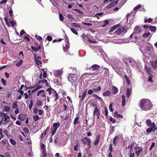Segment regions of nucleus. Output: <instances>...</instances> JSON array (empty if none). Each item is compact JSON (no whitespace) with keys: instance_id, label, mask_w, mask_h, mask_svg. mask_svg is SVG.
<instances>
[{"instance_id":"f257e3e1","label":"nucleus","mask_w":157,"mask_h":157,"mask_svg":"<svg viewBox=\"0 0 157 157\" xmlns=\"http://www.w3.org/2000/svg\"><path fill=\"white\" fill-rule=\"evenodd\" d=\"M139 107L142 110L147 111L151 109L152 105L150 101L148 99H142L140 101Z\"/></svg>"},{"instance_id":"f03ea898","label":"nucleus","mask_w":157,"mask_h":157,"mask_svg":"<svg viewBox=\"0 0 157 157\" xmlns=\"http://www.w3.org/2000/svg\"><path fill=\"white\" fill-rule=\"evenodd\" d=\"M78 76L76 75H72L71 74H69L68 77V79L69 81L72 83L75 82H77L78 81Z\"/></svg>"},{"instance_id":"7ed1b4c3","label":"nucleus","mask_w":157,"mask_h":157,"mask_svg":"<svg viewBox=\"0 0 157 157\" xmlns=\"http://www.w3.org/2000/svg\"><path fill=\"white\" fill-rule=\"evenodd\" d=\"M81 141L83 145L88 144V148L89 149L90 147L91 140L90 138L85 137L84 138L81 139Z\"/></svg>"},{"instance_id":"20e7f679","label":"nucleus","mask_w":157,"mask_h":157,"mask_svg":"<svg viewBox=\"0 0 157 157\" xmlns=\"http://www.w3.org/2000/svg\"><path fill=\"white\" fill-rule=\"evenodd\" d=\"M60 124L59 122L55 123L53 124V128L52 129V136L55 133L57 129L60 126Z\"/></svg>"},{"instance_id":"39448f33","label":"nucleus","mask_w":157,"mask_h":157,"mask_svg":"<svg viewBox=\"0 0 157 157\" xmlns=\"http://www.w3.org/2000/svg\"><path fill=\"white\" fill-rule=\"evenodd\" d=\"M90 68H91L93 71H97L96 73L94 72L93 74V75H97L100 73L99 71H98L100 68V66L98 65L94 64Z\"/></svg>"},{"instance_id":"423d86ee","label":"nucleus","mask_w":157,"mask_h":157,"mask_svg":"<svg viewBox=\"0 0 157 157\" xmlns=\"http://www.w3.org/2000/svg\"><path fill=\"white\" fill-rule=\"evenodd\" d=\"M126 32V31L124 27H121L119 28L114 33L117 35H119L122 33H125Z\"/></svg>"},{"instance_id":"0eeeda50","label":"nucleus","mask_w":157,"mask_h":157,"mask_svg":"<svg viewBox=\"0 0 157 157\" xmlns=\"http://www.w3.org/2000/svg\"><path fill=\"white\" fill-rule=\"evenodd\" d=\"M118 2V0L116 1H113V2L110 3L109 5H107L106 8L107 9H109L111 7H113L114 6L117 5Z\"/></svg>"},{"instance_id":"6e6552de","label":"nucleus","mask_w":157,"mask_h":157,"mask_svg":"<svg viewBox=\"0 0 157 157\" xmlns=\"http://www.w3.org/2000/svg\"><path fill=\"white\" fill-rule=\"evenodd\" d=\"M93 116L94 117L96 116L97 119H98L100 116L99 110L98 108L94 109L93 113Z\"/></svg>"},{"instance_id":"1a4fd4ad","label":"nucleus","mask_w":157,"mask_h":157,"mask_svg":"<svg viewBox=\"0 0 157 157\" xmlns=\"http://www.w3.org/2000/svg\"><path fill=\"white\" fill-rule=\"evenodd\" d=\"M128 61L130 65L132 67H135L136 65V63L133 59L128 58Z\"/></svg>"},{"instance_id":"9d476101","label":"nucleus","mask_w":157,"mask_h":157,"mask_svg":"<svg viewBox=\"0 0 157 157\" xmlns=\"http://www.w3.org/2000/svg\"><path fill=\"white\" fill-rule=\"evenodd\" d=\"M38 83L42 84H45V86H46L48 87L49 86L48 82V81L47 80L43 79L42 80H39L38 81Z\"/></svg>"},{"instance_id":"9b49d317","label":"nucleus","mask_w":157,"mask_h":157,"mask_svg":"<svg viewBox=\"0 0 157 157\" xmlns=\"http://www.w3.org/2000/svg\"><path fill=\"white\" fill-rule=\"evenodd\" d=\"M129 37L130 38L132 37V40H130V41H135L136 40V39L137 38V37L136 35V34L135 33H133L132 34V35H131Z\"/></svg>"},{"instance_id":"f8f14e48","label":"nucleus","mask_w":157,"mask_h":157,"mask_svg":"<svg viewBox=\"0 0 157 157\" xmlns=\"http://www.w3.org/2000/svg\"><path fill=\"white\" fill-rule=\"evenodd\" d=\"M2 115L3 116V119L4 118V121L7 123L9 122V121L8 120V119H10V117L8 115H7L5 113H2Z\"/></svg>"},{"instance_id":"ddd939ff","label":"nucleus","mask_w":157,"mask_h":157,"mask_svg":"<svg viewBox=\"0 0 157 157\" xmlns=\"http://www.w3.org/2000/svg\"><path fill=\"white\" fill-rule=\"evenodd\" d=\"M118 90L117 87L114 86H113L112 89V93L114 94H117L118 92Z\"/></svg>"},{"instance_id":"4468645a","label":"nucleus","mask_w":157,"mask_h":157,"mask_svg":"<svg viewBox=\"0 0 157 157\" xmlns=\"http://www.w3.org/2000/svg\"><path fill=\"white\" fill-rule=\"evenodd\" d=\"M101 136V135L100 134H99L97 135L96 136V138L95 140L94 141V145L95 146H96L98 143L99 139Z\"/></svg>"},{"instance_id":"2eb2a0df","label":"nucleus","mask_w":157,"mask_h":157,"mask_svg":"<svg viewBox=\"0 0 157 157\" xmlns=\"http://www.w3.org/2000/svg\"><path fill=\"white\" fill-rule=\"evenodd\" d=\"M47 90L48 92V94L49 95H51L52 94V93H53V92L55 93V92L56 91L54 89L51 87L48 88L47 89Z\"/></svg>"},{"instance_id":"dca6fc26","label":"nucleus","mask_w":157,"mask_h":157,"mask_svg":"<svg viewBox=\"0 0 157 157\" xmlns=\"http://www.w3.org/2000/svg\"><path fill=\"white\" fill-rule=\"evenodd\" d=\"M69 44L68 41H67V43L65 44V46H63V49L64 51L67 52L68 50L69 46Z\"/></svg>"},{"instance_id":"f3484780","label":"nucleus","mask_w":157,"mask_h":157,"mask_svg":"<svg viewBox=\"0 0 157 157\" xmlns=\"http://www.w3.org/2000/svg\"><path fill=\"white\" fill-rule=\"evenodd\" d=\"M109 149L110 151V152L109 153L108 157H113V155L112 154V152L113 149V148L111 144L109 145Z\"/></svg>"},{"instance_id":"a211bd4d","label":"nucleus","mask_w":157,"mask_h":157,"mask_svg":"<svg viewBox=\"0 0 157 157\" xmlns=\"http://www.w3.org/2000/svg\"><path fill=\"white\" fill-rule=\"evenodd\" d=\"M136 151H135V153L137 154V155H140L141 151H142V148L140 147H137L135 148Z\"/></svg>"},{"instance_id":"6ab92c4d","label":"nucleus","mask_w":157,"mask_h":157,"mask_svg":"<svg viewBox=\"0 0 157 157\" xmlns=\"http://www.w3.org/2000/svg\"><path fill=\"white\" fill-rule=\"evenodd\" d=\"M120 25L119 24L115 25L113 26L110 29L109 32H113L115 29L119 27Z\"/></svg>"},{"instance_id":"aec40b11","label":"nucleus","mask_w":157,"mask_h":157,"mask_svg":"<svg viewBox=\"0 0 157 157\" xmlns=\"http://www.w3.org/2000/svg\"><path fill=\"white\" fill-rule=\"evenodd\" d=\"M111 95V92L107 90L105 92L103 93V95L104 96H110Z\"/></svg>"},{"instance_id":"412c9836","label":"nucleus","mask_w":157,"mask_h":157,"mask_svg":"<svg viewBox=\"0 0 157 157\" xmlns=\"http://www.w3.org/2000/svg\"><path fill=\"white\" fill-rule=\"evenodd\" d=\"M114 116L116 117L117 118H121L122 119L123 118L122 115H121L120 114H118L117 111L115 112L114 113Z\"/></svg>"},{"instance_id":"4be33fe9","label":"nucleus","mask_w":157,"mask_h":157,"mask_svg":"<svg viewBox=\"0 0 157 157\" xmlns=\"http://www.w3.org/2000/svg\"><path fill=\"white\" fill-rule=\"evenodd\" d=\"M149 25L150 26L149 29H150L151 31L153 33H155L156 30V27L155 26H152L150 25Z\"/></svg>"},{"instance_id":"5701e85b","label":"nucleus","mask_w":157,"mask_h":157,"mask_svg":"<svg viewBox=\"0 0 157 157\" xmlns=\"http://www.w3.org/2000/svg\"><path fill=\"white\" fill-rule=\"evenodd\" d=\"M119 139V137L118 136H117L114 138L113 140V143L115 145H116Z\"/></svg>"},{"instance_id":"b1692460","label":"nucleus","mask_w":157,"mask_h":157,"mask_svg":"<svg viewBox=\"0 0 157 157\" xmlns=\"http://www.w3.org/2000/svg\"><path fill=\"white\" fill-rule=\"evenodd\" d=\"M62 73V71L61 70H57L55 71L54 75L56 76H59Z\"/></svg>"},{"instance_id":"393cba45","label":"nucleus","mask_w":157,"mask_h":157,"mask_svg":"<svg viewBox=\"0 0 157 157\" xmlns=\"http://www.w3.org/2000/svg\"><path fill=\"white\" fill-rule=\"evenodd\" d=\"M79 117L78 116L76 117L74 119V124L76 125L79 123Z\"/></svg>"},{"instance_id":"a878e982","label":"nucleus","mask_w":157,"mask_h":157,"mask_svg":"<svg viewBox=\"0 0 157 157\" xmlns=\"http://www.w3.org/2000/svg\"><path fill=\"white\" fill-rule=\"evenodd\" d=\"M122 105L123 106H124L126 104L125 98V96L124 95H122Z\"/></svg>"},{"instance_id":"bb28decb","label":"nucleus","mask_w":157,"mask_h":157,"mask_svg":"<svg viewBox=\"0 0 157 157\" xmlns=\"http://www.w3.org/2000/svg\"><path fill=\"white\" fill-rule=\"evenodd\" d=\"M146 124L149 127L151 126V124L152 123L150 119L147 120L146 121Z\"/></svg>"},{"instance_id":"cd10ccee","label":"nucleus","mask_w":157,"mask_h":157,"mask_svg":"<svg viewBox=\"0 0 157 157\" xmlns=\"http://www.w3.org/2000/svg\"><path fill=\"white\" fill-rule=\"evenodd\" d=\"M151 128H152V129L153 130V132H154L156 129H157V128L156 127V125L154 122L151 124Z\"/></svg>"},{"instance_id":"c85d7f7f","label":"nucleus","mask_w":157,"mask_h":157,"mask_svg":"<svg viewBox=\"0 0 157 157\" xmlns=\"http://www.w3.org/2000/svg\"><path fill=\"white\" fill-rule=\"evenodd\" d=\"M101 89V87L100 86H98L97 89L93 88L92 90H94V92H98L100 91Z\"/></svg>"},{"instance_id":"c756f323","label":"nucleus","mask_w":157,"mask_h":157,"mask_svg":"<svg viewBox=\"0 0 157 157\" xmlns=\"http://www.w3.org/2000/svg\"><path fill=\"white\" fill-rule=\"evenodd\" d=\"M36 105L38 106L42 105V101L41 99H39L37 102Z\"/></svg>"},{"instance_id":"7c9ffc66","label":"nucleus","mask_w":157,"mask_h":157,"mask_svg":"<svg viewBox=\"0 0 157 157\" xmlns=\"http://www.w3.org/2000/svg\"><path fill=\"white\" fill-rule=\"evenodd\" d=\"M104 69L105 70L104 72H103L104 73V75L105 77H106L109 74V70L108 69L106 68H104Z\"/></svg>"},{"instance_id":"2f4dec72","label":"nucleus","mask_w":157,"mask_h":157,"mask_svg":"<svg viewBox=\"0 0 157 157\" xmlns=\"http://www.w3.org/2000/svg\"><path fill=\"white\" fill-rule=\"evenodd\" d=\"M18 105L17 104V101H15L13 104V109H18Z\"/></svg>"},{"instance_id":"473e14b6","label":"nucleus","mask_w":157,"mask_h":157,"mask_svg":"<svg viewBox=\"0 0 157 157\" xmlns=\"http://www.w3.org/2000/svg\"><path fill=\"white\" fill-rule=\"evenodd\" d=\"M153 77V75H151L148 77V82H153L152 80V78Z\"/></svg>"},{"instance_id":"72a5a7b5","label":"nucleus","mask_w":157,"mask_h":157,"mask_svg":"<svg viewBox=\"0 0 157 157\" xmlns=\"http://www.w3.org/2000/svg\"><path fill=\"white\" fill-rule=\"evenodd\" d=\"M4 137V135L3 134V130L0 128V140L2 138Z\"/></svg>"},{"instance_id":"f704fd0d","label":"nucleus","mask_w":157,"mask_h":157,"mask_svg":"<svg viewBox=\"0 0 157 157\" xmlns=\"http://www.w3.org/2000/svg\"><path fill=\"white\" fill-rule=\"evenodd\" d=\"M104 24L102 25V27H105L107 25L109 24V21L108 20H106L104 21Z\"/></svg>"},{"instance_id":"c9c22d12","label":"nucleus","mask_w":157,"mask_h":157,"mask_svg":"<svg viewBox=\"0 0 157 157\" xmlns=\"http://www.w3.org/2000/svg\"><path fill=\"white\" fill-rule=\"evenodd\" d=\"M152 19H151V18H149L148 19H146L144 20V22L145 23L147 22H148V23H151V22H152Z\"/></svg>"},{"instance_id":"e433bc0d","label":"nucleus","mask_w":157,"mask_h":157,"mask_svg":"<svg viewBox=\"0 0 157 157\" xmlns=\"http://www.w3.org/2000/svg\"><path fill=\"white\" fill-rule=\"evenodd\" d=\"M33 118L35 122L37 121L39 119V117L37 115L34 116Z\"/></svg>"},{"instance_id":"4c0bfd02","label":"nucleus","mask_w":157,"mask_h":157,"mask_svg":"<svg viewBox=\"0 0 157 157\" xmlns=\"http://www.w3.org/2000/svg\"><path fill=\"white\" fill-rule=\"evenodd\" d=\"M23 115H21V114H19L18 116V119L21 121H24V119L23 118Z\"/></svg>"},{"instance_id":"58836bf2","label":"nucleus","mask_w":157,"mask_h":157,"mask_svg":"<svg viewBox=\"0 0 157 157\" xmlns=\"http://www.w3.org/2000/svg\"><path fill=\"white\" fill-rule=\"evenodd\" d=\"M10 141L12 145H15L16 144V142L13 139H10Z\"/></svg>"},{"instance_id":"ea45409f","label":"nucleus","mask_w":157,"mask_h":157,"mask_svg":"<svg viewBox=\"0 0 157 157\" xmlns=\"http://www.w3.org/2000/svg\"><path fill=\"white\" fill-rule=\"evenodd\" d=\"M153 130L152 129V128L151 127L150 128H148L146 130V132L147 133H149L151 132H153Z\"/></svg>"},{"instance_id":"a19ab883","label":"nucleus","mask_w":157,"mask_h":157,"mask_svg":"<svg viewBox=\"0 0 157 157\" xmlns=\"http://www.w3.org/2000/svg\"><path fill=\"white\" fill-rule=\"evenodd\" d=\"M45 91L44 90H41L39 91L37 94V96H40V94L44 93Z\"/></svg>"},{"instance_id":"79ce46f5","label":"nucleus","mask_w":157,"mask_h":157,"mask_svg":"<svg viewBox=\"0 0 157 157\" xmlns=\"http://www.w3.org/2000/svg\"><path fill=\"white\" fill-rule=\"evenodd\" d=\"M4 109L6 111L8 112L10 110V108L8 106L5 105L4 106Z\"/></svg>"},{"instance_id":"37998d69","label":"nucleus","mask_w":157,"mask_h":157,"mask_svg":"<svg viewBox=\"0 0 157 157\" xmlns=\"http://www.w3.org/2000/svg\"><path fill=\"white\" fill-rule=\"evenodd\" d=\"M71 32L73 33H74V34H76V35H77L78 34V32H77V31L75 29H73V28H71Z\"/></svg>"},{"instance_id":"c03bdc74","label":"nucleus","mask_w":157,"mask_h":157,"mask_svg":"<svg viewBox=\"0 0 157 157\" xmlns=\"http://www.w3.org/2000/svg\"><path fill=\"white\" fill-rule=\"evenodd\" d=\"M33 105V101L32 100H30V103L29 105V108L30 110L31 109Z\"/></svg>"},{"instance_id":"a18cd8bd","label":"nucleus","mask_w":157,"mask_h":157,"mask_svg":"<svg viewBox=\"0 0 157 157\" xmlns=\"http://www.w3.org/2000/svg\"><path fill=\"white\" fill-rule=\"evenodd\" d=\"M22 62H23L22 60H20L19 62H17L16 64V66H17V67L20 66H21V64H22Z\"/></svg>"},{"instance_id":"49530a36","label":"nucleus","mask_w":157,"mask_h":157,"mask_svg":"<svg viewBox=\"0 0 157 157\" xmlns=\"http://www.w3.org/2000/svg\"><path fill=\"white\" fill-rule=\"evenodd\" d=\"M150 33H144L143 36V37L146 38L148 37L150 35Z\"/></svg>"},{"instance_id":"de8ad7c7","label":"nucleus","mask_w":157,"mask_h":157,"mask_svg":"<svg viewBox=\"0 0 157 157\" xmlns=\"http://www.w3.org/2000/svg\"><path fill=\"white\" fill-rule=\"evenodd\" d=\"M71 25L73 26L76 27H80V25L77 24V23H75V22H73L71 23Z\"/></svg>"},{"instance_id":"09e8293b","label":"nucleus","mask_w":157,"mask_h":157,"mask_svg":"<svg viewBox=\"0 0 157 157\" xmlns=\"http://www.w3.org/2000/svg\"><path fill=\"white\" fill-rule=\"evenodd\" d=\"M59 20L62 21L63 20V16L62 14L59 13Z\"/></svg>"},{"instance_id":"8fccbe9b","label":"nucleus","mask_w":157,"mask_h":157,"mask_svg":"<svg viewBox=\"0 0 157 157\" xmlns=\"http://www.w3.org/2000/svg\"><path fill=\"white\" fill-rule=\"evenodd\" d=\"M31 48L33 50H34L35 52H37L38 50V48L36 47H34L33 46H31Z\"/></svg>"},{"instance_id":"3c124183","label":"nucleus","mask_w":157,"mask_h":157,"mask_svg":"<svg viewBox=\"0 0 157 157\" xmlns=\"http://www.w3.org/2000/svg\"><path fill=\"white\" fill-rule=\"evenodd\" d=\"M73 10L75 11H76V12H78V13H79L80 14H83V13L82 11L81 10H80L79 9H76L75 10Z\"/></svg>"},{"instance_id":"603ef678","label":"nucleus","mask_w":157,"mask_h":157,"mask_svg":"<svg viewBox=\"0 0 157 157\" xmlns=\"http://www.w3.org/2000/svg\"><path fill=\"white\" fill-rule=\"evenodd\" d=\"M86 94L83 92L82 94V96L81 98V101H83V100L86 97Z\"/></svg>"},{"instance_id":"864d4df0","label":"nucleus","mask_w":157,"mask_h":157,"mask_svg":"<svg viewBox=\"0 0 157 157\" xmlns=\"http://www.w3.org/2000/svg\"><path fill=\"white\" fill-rule=\"evenodd\" d=\"M35 61L36 64L38 65H41L42 64V62L40 60L36 59L35 60Z\"/></svg>"},{"instance_id":"5fc2aeb1","label":"nucleus","mask_w":157,"mask_h":157,"mask_svg":"<svg viewBox=\"0 0 157 157\" xmlns=\"http://www.w3.org/2000/svg\"><path fill=\"white\" fill-rule=\"evenodd\" d=\"M90 105L91 106L93 107L94 108V109L98 108L97 107V105L94 103H91L90 104Z\"/></svg>"},{"instance_id":"6e6d98bb","label":"nucleus","mask_w":157,"mask_h":157,"mask_svg":"<svg viewBox=\"0 0 157 157\" xmlns=\"http://www.w3.org/2000/svg\"><path fill=\"white\" fill-rule=\"evenodd\" d=\"M10 23L12 27H14L16 24V23L12 20H11L10 21Z\"/></svg>"},{"instance_id":"4d7b16f0","label":"nucleus","mask_w":157,"mask_h":157,"mask_svg":"<svg viewBox=\"0 0 157 157\" xmlns=\"http://www.w3.org/2000/svg\"><path fill=\"white\" fill-rule=\"evenodd\" d=\"M141 5H138L136 6L134 8L133 10H136L139 9H140L141 8Z\"/></svg>"},{"instance_id":"13d9d810","label":"nucleus","mask_w":157,"mask_h":157,"mask_svg":"<svg viewBox=\"0 0 157 157\" xmlns=\"http://www.w3.org/2000/svg\"><path fill=\"white\" fill-rule=\"evenodd\" d=\"M94 92V90L92 89H90L88 91V94L90 95H91L93 94Z\"/></svg>"},{"instance_id":"bf43d9fd","label":"nucleus","mask_w":157,"mask_h":157,"mask_svg":"<svg viewBox=\"0 0 157 157\" xmlns=\"http://www.w3.org/2000/svg\"><path fill=\"white\" fill-rule=\"evenodd\" d=\"M55 96H56V97L55 98L54 101H56L57 100L59 99V98L58 97V94H57L56 91L55 92Z\"/></svg>"},{"instance_id":"052dcab7","label":"nucleus","mask_w":157,"mask_h":157,"mask_svg":"<svg viewBox=\"0 0 157 157\" xmlns=\"http://www.w3.org/2000/svg\"><path fill=\"white\" fill-rule=\"evenodd\" d=\"M109 121L110 122H112L113 123H114L116 122V120L111 117L109 118Z\"/></svg>"},{"instance_id":"680f3d73","label":"nucleus","mask_w":157,"mask_h":157,"mask_svg":"<svg viewBox=\"0 0 157 157\" xmlns=\"http://www.w3.org/2000/svg\"><path fill=\"white\" fill-rule=\"evenodd\" d=\"M29 36H30L28 34H27V35L24 37V39L27 40L28 41H29L30 40L29 37Z\"/></svg>"},{"instance_id":"e2e57ef3","label":"nucleus","mask_w":157,"mask_h":157,"mask_svg":"<svg viewBox=\"0 0 157 157\" xmlns=\"http://www.w3.org/2000/svg\"><path fill=\"white\" fill-rule=\"evenodd\" d=\"M155 143L154 142H152L151 143V146L149 149V150L150 151H151L152 148L155 146Z\"/></svg>"},{"instance_id":"0e129e2a","label":"nucleus","mask_w":157,"mask_h":157,"mask_svg":"<svg viewBox=\"0 0 157 157\" xmlns=\"http://www.w3.org/2000/svg\"><path fill=\"white\" fill-rule=\"evenodd\" d=\"M47 40L48 41H51L52 40V37L51 36H48L47 37Z\"/></svg>"},{"instance_id":"69168bd1","label":"nucleus","mask_w":157,"mask_h":157,"mask_svg":"<svg viewBox=\"0 0 157 157\" xmlns=\"http://www.w3.org/2000/svg\"><path fill=\"white\" fill-rule=\"evenodd\" d=\"M23 131L26 133H28L29 132V129L26 128H23Z\"/></svg>"},{"instance_id":"338daca9","label":"nucleus","mask_w":157,"mask_h":157,"mask_svg":"<svg viewBox=\"0 0 157 157\" xmlns=\"http://www.w3.org/2000/svg\"><path fill=\"white\" fill-rule=\"evenodd\" d=\"M42 150H43L42 154L44 156H45L47 155V154L46 153V149H42Z\"/></svg>"},{"instance_id":"774afa93","label":"nucleus","mask_w":157,"mask_h":157,"mask_svg":"<svg viewBox=\"0 0 157 157\" xmlns=\"http://www.w3.org/2000/svg\"><path fill=\"white\" fill-rule=\"evenodd\" d=\"M38 111V114L39 115H41L44 113L43 111L41 109L39 110Z\"/></svg>"}]
</instances>
